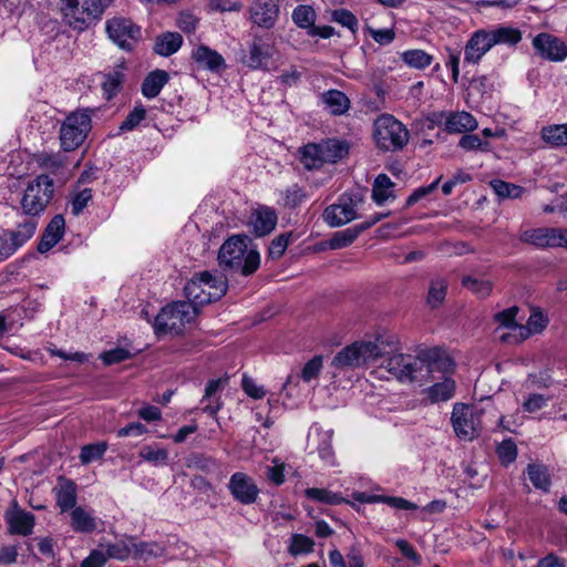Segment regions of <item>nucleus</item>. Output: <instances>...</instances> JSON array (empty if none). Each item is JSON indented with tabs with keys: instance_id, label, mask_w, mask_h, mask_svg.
<instances>
[{
	"instance_id": "bb28decb",
	"label": "nucleus",
	"mask_w": 567,
	"mask_h": 567,
	"mask_svg": "<svg viewBox=\"0 0 567 567\" xmlns=\"http://www.w3.org/2000/svg\"><path fill=\"white\" fill-rule=\"evenodd\" d=\"M487 32L493 47L498 44L515 47L523 38L519 29L509 25H497Z\"/></svg>"
},
{
	"instance_id": "9d476101",
	"label": "nucleus",
	"mask_w": 567,
	"mask_h": 567,
	"mask_svg": "<svg viewBox=\"0 0 567 567\" xmlns=\"http://www.w3.org/2000/svg\"><path fill=\"white\" fill-rule=\"evenodd\" d=\"M362 203L363 196L360 193L342 194L337 203L326 207L323 220L330 227L343 226L358 218L357 210Z\"/></svg>"
},
{
	"instance_id": "aec40b11",
	"label": "nucleus",
	"mask_w": 567,
	"mask_h": 567,
	"mask_svg": "<svg viewBox=\"0 0 567 567\" xmlns=\"http://www.w3.org/2000/svg\"><path fill=\"white\" fill-rule=\"evenodd\" d=\"M192 59L196 63L197 68L213 73H220L227 68L223 55L205 44H200L192 51Z\"/></svg>"
},
{
	"instance_id": "0e129e2a",
	"label": "nucleus",
	"mask_w": 567,
	"mask_h": 567,
	"mask_svg": "<svg viewBox=\"0 0 567 567\" xmlns=\"http://www.w3.org/2000/svg\"><path fill=\"white\" fill-rule=\"evenodd\" d=\"M132 546H130L128 544L124 543V542H118V543H114V544H109L106 546V557L107 559L109 558H114V559H118V560H125L126 558H128V556L131 555L132 553Z\"/></svg>"
},
{
	"instance_id": "09e8293b",
	"label": "nucleus",
	"mask_w": 567,
	"mask_h": 567,
	"mask_svg": "<svg viewBox=\"0 0 567 567\" xmlns=\"http://www.w3.org/2000/svg\"><path fill=\"white\" fill-rule=\"evenodd\" d=\"M38 165L51 173H58L64 166V156L60 153H41L37 156Z\"/></svg>"
},
{
	"instance_id": "7c9ffc66",
	"label": "nucleus",
	"mask_w": 567,
	"mask_h": 567,
	"mask_svg": "<svg viewBox=\"0 0 567 567\" xmlns=\"http://www.w3.org/2000/svg\"><path fill=\"white\" fill-rule=\"evenodd\" d=\"M300 162L308 171L319 169L326 163L319 143H309L300 150Z\"/></svg>"
},
{
	"instance_id": "774afa93",
	"label": "nucleus",
	"mask_w": 567,
	"mask_h": 567,
	"mask_svg": "<svg viewBox=\"0 0 567 567\" xmlns=\"http://www.w3.org/2000/svg\"><path fill=\"white\" fill-rule=\"evenodd\" d=\"M241 385L247 395L252 399L259 400L266 395L262 386L258 385L254 379L244 374Z\"/></svg>"
},
{
	"instance_id": "f03ea898",
	"label": "nucleus",
	"mask_w": 567,
	"mask_h": 567,
	"mask_svg": "<svg viewBox=\"0 0 567 567\" xmlns=\"http://www.w3.org/2000/svg\"><path fill=\"white\" fill-rule=\"evenodd\" d=\"M248 241L250 239L246 235L228 238L218 252L219 266L226 271L252 275L260 266V255L256 249L248 248Z\"/></svg>"
},
{
	"instance_id": "e2e57ef3",
	"label": "nucleus",
	"mask_w": 567,
	"mask_h": 567,
	"mask_svg": "<svg viewBox=\"0 0 567 567\" xmlns=\"http://www.w3.org/2000/svg\"><path fill=\"white\" fill-rule=\"evenodd\" d=\"M92 200V189L91 188H84L80 192H78L71 203V210L72 214L75 216H79L84 208L87 206L89 202Z\"/></svg>"
},
{
	"instance_id": "3c124183",
	"label": "nucleus",
	"mask_w": 567,
	"mask_h": 567,
	"mask_svg": "<svg viewBox=\"0 0 567 567\" xmlns=\"http://www.w3.org/2000/svg\"><path fill=\"white\" fill-rule=\"evenodd\" d=\"M447 285L443 279H436L431 282L427 303L432 308L439 307L445 299Z\"/></svg>"
},
{
	"instance_id": "49530a36",
	"label": "nucleus",
	"mask_w": 567,
	"mask_h": 567,
	"mask_svg": "<svg viewBox=\"0 0 567 567\" xmlns=\"http://www.w3.org/2000/svg\"><path fill=\"white\" fill-rule=\"evenodd\" d=\"M107 450V443L106 442H97L93 444L84 445L81 449L79 458L81 464L87 465L94 461H97L103 457Z\"/></svg>"
},
{
	"instance_id": "a19ab883",
	"label": "nucleus",
	"mask_w": 567,
	"mask_h": 567,
	"mask_svg": "<svg viewBox=\"0 0 567 567\" xmlns=\"http://www.w3.org/2000/svg\"><path fill=\"white\" fill-rule=\"evenodd\" d=\"M462 285L481 299L487 298L493 289V284L489 280L478 279L472 276L463 277Z\"/></svg>"
},
{
	"instance_id": "9b49d317",
	"label": "nucleus",
	"mask_w": 567,
	"mask_h": 567,
	"mask_svg": "<svg viewBox=\"0 0 567 567\" xmlns=\"http://www.w3.org/2000/svg\"><path fill=\"white\" fill-rule=\"evenodd\" d=\"M109 38L122 50L131 51L141 39V28L131 19L115 17L105 23Z\"/></svg>"
},
{
	"instance_id": "f704fd0d",
	"label": "nucleus",
	"mask_w": 567,
	"mask_h": 567,
	"mask_svg": "<svg viewBox=\"0 0 567 567\" xmlns=\"http://www.w3.org/2000/svg\"><path fill=\"white\" fill-rule=\"evenodd\" d=\"M220 388H221L220 379L209 380L207 382V384L205 386L204 396L200 401L202 404H204L206 401L208 402L207 404L202 406V411L204 413L215 416L217 414V412L220 410L221 403H220L219 398H215L213 401H210Z\"/></svg>"
},
{
	"instance_id": "4d7b16f0",
	"label": "nucleus",
	"mask_w": 567,
	"mask_h": 567,
	"mask_svg": "<svg viewBox=\"0 0 567 567\" xmlns=\"http://www.w3.org/2000/svg\"><path fill=\"white\" fill-rule=\"evenodd\" d=\"M188 466L209 473L218 467L217 462L212 456L202 453H194L188 458Z\"/></svg>"
},
{
	"instance_id": "680f3d73",
	"label": "nucleus",
	"mask_w": 567,
	"mask_h": 567,
	"mask_svg": "<svg viewBox=\"0 0 567 567\" xmlns=\"http://www.w3.org/2000/svg\"><path fill=\"white\" fill-rule=\"evenodd\" d=\"M291 233H284L272 239L269 246V256L272 259H279L286 251Z\"/></svg>"
},
{
	"instance_id": "ea45409f",
	"label": "nucleus",
	"mask_w": 567,
	"mask_h": 567,
	"mask_svg": "<svg viewBox=\"0 0 567 567\" xmlns=\"http://www.w3.org/2000/svg\"><path fill=\"white\" fill-rule=\"evenodd\" d=\"M132 550L136 558L147 560L150 558L163 556L165 549L161 544L156 542H141L133 543Z\"/></svg>"
},
{
	"instance_id": "052dcab7",
	"label": "nucleus",
	"mask_w": 567,
	"mask_h": 567,
	"mask_svg": "<svg viewBox=\"0 0 567 567\" xmlns=\"http://www.w3.org/2000/svg\"><path fill=\"white\" fill-rule=\"evenodd\" d=\"M82 2L85 6L86 16L92 17L93 20H99L105 9L110 7L112 0H82Z\"/></svg>"
},
{
	"instance_id": "69168bd1",
	"label": "nucleus",
	"mask_w": 567,
	"mask_h": 567,
	"mask_svg": "<svg viewBox=\"0 0 567 567\" xmlns=\"http://www.w3.org/2000/svg\"><path fill=\"white\" fill-rule=\"evenodd\" d=\"M497 454L503 463H512L517 457V446L513 440H504L497 447Z\"/></svg>"
},
{
	"instance_id": "2f4dec72",
	"label": "nucleus",
	"mask_w": 567,
	"mask_h": 567,
	"mask_svg": "<svg viewBox=\"0 0 567 567\" xmlns=\"http://www.w3.org/2000/svg\"><path fill=\"white\" fill-rule=\"evenodd\" d=\"M71 526L78 533H92L96 529V519L84 508L78 506L71 512Z\"/></svg>"
},
{
	"instance_id": "2eb2a0df",
	"label": "nucleus",
	"mask_w": 567,
	"mask_h": 567,
	"mask_svg": "<svg viewBox=\"0 0 567 567\" xmlns=\"http://www.w3.org/2000/svg\"><path fill=\"white\" fill-rule=\"evenodd\" d=\"M389 215L390 213H377L363 223L333 233L329 239V248L336 250L350 246L359 237L360 234L368 230Z\"/></svg>"
},
{
	"instance_id": "8fccbe9b",
	"label": "nucleus",
	"mask_w": 567,
	"mask_h": 567,
	"mask_svg": "<svg viewBox=\"0 0 567 567\" xmlns=\"http://www.w3.org/2000/svg\"><path fill=\"white\" fill-rule=\"evenodd\" d=\"M315 542L302 534H293L291 536V542L288 548V551L292 556H298L301 554H308L313 550Z\"/></svg>"
},
{
	"instance_id": "58836bf2",
	"label": "nucleus",
	"mask_w": 567,
	"mask_h": 567,
	"mask_svg": "<svg viewBox=\"0 0 567 567\" xmlns=\"http://www.w3.org/2000/svg\"><path fill=\"white\" fill-rule=\"evenodd\" d=\"M489 184H491V187L493 188V190L495 192V194L499 198H503V199L504 198H512V199L520 198L523 196V194L525 193L524 187H522L519 185L512 184V183H507L502 179H493Z\"/></svg>"
},
{
	"instance_id": "b1692460",
	"label": "nucleus",
	"mask_w": 567,
	"mask_h": 567,
	"mask_svg": "<svg viewBox=\"0 0 567 567\" xmlns=\"http://www.w3.org/2000/svg\"><path fill=\"white\" fill-rule=\"evenodd\" d=\"M519 240L537 248H555V227H539L519 233Z\"/></svg>"
},
{
	"instance_id": "79ce46f5",
	"label": "nucleus",
	"mask_w": 567,
	"mask_h": 567,
	"mask_svg": "<svg viewBox=\"0 0 567 567\" xmlns=\"http://www.w3.org/2000/svg\"><path fill=\"white\" fill-rule=\"evenodd\" d=\"M124 74L120 70H113L103 75L102 90L107 100L115 96L122 87Z\"/></svg>"
},
{
	"instance_id": "f3484780",
	"label": "nucleus",
	"mask_w": 567,
	"mask_h": 567,
	"mask_svg": "<svg viewBox=\"0 0 567 567\" xmlns=\"http://www.w3.org/2000/svg\"><path fill=\"white\" fill-rule=\"evenodd\" d=\"M4 518L9 526L10 534L22 536L32 534L35 517L30 512L21 509L17 501L12 502L11 508L7 511Z\"/></svg>"
},
{
	"instance_id": "a878e982",
	"label": "nucleus",
	"mask_w": 567,
	"mask_h": 567,
	"mask_svg": "<svg viewBox=\"0 0 567 567\" xmlns=\"http://www.w3.org/2000/svg\"><path fill=\"white\" fill-rule=\"evenodd\" d=\"M548 322L549 319L542 309L532 308L527 323L518 327L519 337L517 341H523L532 334L542 332L547 327Z\"/></svg>"
},
{
	"instance_id": "6ab92c4d",
	"label": "nucleus",
	"mask_w": 567,
	"mask_h": 567,
	"mask_svg": "<svg viewBox=\"0 0 567 567\" xmlns=\"http://www.w3.org/2000/svg\"><path fill=\"white\" fill-rule=\"evenodd\" d=\"M493 48L486 29L475 31L465 44L464 61L478 63L480 60Z\"/></svg>"
},
{
	"instance_id": "a211bd4d",
	"label": "nucleus",
	"mask_w": 567,
	"mask_h": 567,
	"mask_svg": "<svg viewBox=\"0 0 567 567\" xmlns=\"http://www.w3.org/2000/svg\"><path fill=\"white\" fill-rule=\"evenodd\" d=\"M61 11L64 21L76 31L86 30L94 21L92 17L86 16L82 0H61Z\"/></svg>"
},
{
	"instance_id": "338daca9",
	"label": "nucleus",
	"mask_w": 567,
	"mask_h": 567,
	"mask_svg": "<svg viewBox=\"0 0 567 567\" xmlns=\"http://www.w3.org/2000/svg\"><path fill=\"white\" fill-rule=\"evenodd\" d=\"M549 400V396L543 394L533 393L527 396L523 403V409L526 412L533 413L543 409Z\"/></svg>"
},
{
	"instance_id": "5fc2aeb1",
	"label": "nucleus",
	"mask_w": 567,
	"mask_h": 567,
	"mask_svg": "<svg viewBox=\"0 0 567 567\" xmlns=\"http://www.w3.org/2000/svg\"><path fill=\"white\" fill-rule=\"evenodd\" d=\"M146 116V109L140 103L127 114L125 120L121 123V131H133Z\"/></svg>"
},
{
	"instance_id": "cd10ccee",
	"label": "nucleus",
	"mask_w": 567,
	"mask_h": 567,
	"mask_svg": "<svg viewBox=\"0 0 567 567\" xmlns=\"http://www.w3.org/2000/svg\"><path fill=\"white\" fill-rule=\"evenodd\" d=\"M445 131L449 133H463L477 127V121L468 112L449 113L444 122Z\"/></svg>"
},
{
	"instance_id": "ddd939ff",
	"label": "nucleus",
	"mask_w": 567,
	"mask_h": 567,
	"mask_svg": "<svg viewBox=\"0 0 567 567\" xmlns=\"http://www.w3.org/2000/svg\"><path fill=\"white\" fill-rule=\"evenodd\" d=\"M532 45L537 55L550 62H563L567 58L566 43L556 35L542 32L532 40Z\"/></svg>"
},
{
	"instance_id": "c03bdc74",
	"label": "nucleus",
	"mask_w": 567,
	"mask_h": 567,
	"mask_svg": "<svg viewBox=\"0 0 567 567\" xmlns=\"http://www.w3.org/2000/svg\"><path fill=\"white\" fill-rule=\"evenodd\" d=\"M316 11L306 4L297 6L292 11V21L302 29L310 30L316 21Z\"/></svg>"
},
{
	"instance_id": "4be33fe9",
	"label": "nucleus",
	"mask_w": 567,
	"mask_h": 567,
	"mask_svg": "<svg viewBox=\"0 0 567 567\" xmlns=\"http://www.w3.org/2000/svg\"><path fill=\"white\" fill-rule=\"evenodd\" d=\"M319 99L324 110L332 116L344 115L351 107V101L347 94L337 89H330L321 93Z\"/></svg>"
},
{
	"instance_id": "f8f14e48",
	"label": "nucleus",
	"mask_w": 567,
	"mask_h": 567,
	"mask_svg": "<svg viewBox=\"0 0 567 567\" xmlns=\"http://www.w3.org/2000/svg\"><path fill=\"white\" fill-rule=\"evenodd\" d=\"M35 233L33 221H21L14 230H4L0 234V260L8 259L23 246Z\"/></svg>"
},
{
	"instance_id": "864d4df0",
	"label": "nucleus",
	"mask_w": 567,
	"mask_h": 567,
	"mask_svg": "<svg viewBox=\"0 0 567 567\" xmlns=\"http://www.w3.org/2000/svg\"><path fill=\"white\" fill-rule=\"evenodd\" d=\"M517 313H518V307L513 306V307H509L501 312H497L494 316V320H495V322H497L499 324V327L518 331V327H520L522 324H518L515 320Z\"/></svg>"
},
{
	"instance_id": "4c0bfd02",
	"label": "nucleus",
	"mask_w": 567,
	"mask_h": 567,
	"mask_svg": "<svg viewBox=\"0 0 567 567\" xmlns=\"http://www.w3.org/2000/svg\"><path fill=\"white\" fill-rule=\"evenodd\" d=\"M542 138L553 147L566 146L567 124H556L543 127Z\"/></svg>"
},
{
	"instance_id": "412c9836",
	"label": "nucleus",
	"mask_w": 567,
	"mask_h": 567,
	"mask_svg": "<svg viewBox=\"0 0 567 567\" xmlns=\"http://www.w3.org/2000/svg\"><path fill=\"white\" fill-rule=\"evenodd\" d=\"M277 214L274 208L268 206H259L256 208L250 217V225L252 226L254 234L258 237L270 234L277 225Z\"/></svg>"
},
{
	"instance_id": "13d9d810",
	"label": "nucleus",
	"mask_w": 567,
	"mask_h": 567,
	"mask_svg": "<svg viewBox=\"0 0 567 567\" xmlns=\"http://www.w3.org/2000/svg\"><path fill=\"white\" fill-rule=\"evenodd\" d=\"M458 146L465 151H482L489 152L491 144L487 141H482L478 135L465 134L461 137Z\"/></svg>"
},
{
	"instance_id": "bf43d9fd",
	"label": "nucleus",
	"mask_w": 567,
	"mask_h": 567,
	"mask_svg": "<svg viewBox=\"0 0 567 567\" xmlns=\"http://www.w3.org/2000/svg\"><path fill=\"white\" fill-rule=\"evenodd\" d=\"M132 357L133 354L127 349L121 347L104 351L100 354V359L105 365L121 363L131 359Z\"/></svg>"
},
{
	"instance_id": "c756f323",
	"label": "nucleus",
	"mask_w": 567,
	"mask_h": 567,
	"mask_svg": "<svg viewBox=\"0 0 567 567\" xmlns=\"http://www.w3.org/2000/svg\"><path fill=\"white\" fill-rule=\"evenodd\" d=\"M168 80L169 75L166 71L159 69L152 71L142 83V94L147 99L156 97Z\"/></svg>"
},
{
	"instance_id": "1a4fd4ad",
	"label": "nucleus",
	"mask_w": 567,
	"mask_h": 567,
	"mask_svg": "<svg viewBox=\"0 0 567 567\" xmlns=\"http://www.w3.org/2000/svg\"><path fill=\"white\" fill-rule=\"evenodd\" d=\"M482 410L464 403L453 406L451 422L456 436L464 441H472L480 435L482 430Z\"/></svg>"
},
{
	"instance_id": "7ed1b4c3",
	"label": "nucleus",
	"mask_w": 567,
	"mask_h": 567,
	"mask_svg": "<svg viewBox=\"0 0 567 567\" xmlns=\"http://www.w3.org/2000/svg\"><path fill=\"white\" fill-rule=\"evenodd\" d=\"M53 195L54 182L49 175L41 174L30 181L20 199V209L25 216L23 221H33L37 228L38 218L45 212Z\"/></svg>"
},
{
	"instance_id": "a18cd8bd",
	"label": "nucleus",
	"mask_w": 567,
	"mask_h": 567,
	"mask_svg": "<svg viewBox=\"0 0 567 567\" xmlns=\"http://www.w3.org/2000/svg\"><path fill=\"white\" fill-rule=\"evenodd\" d=\"M402 60L409 66L422 70L432 63L433 56L423 50H409L402 53Z\"/></svg>"
},
{
	"instance_id": "39448f33",
	"label": "nucleus",
	"mask_w": 567,
	"mask_h": 567,
	"mask_svg": "<svg viewBox=\"0 0 567 567\" xmlns=\"http://www.w3.org/2000/svg\"><path fill=\"white\" fill-rule=\"evenodd\" d=\"M373 140L384 152L402 151L409 143L406 126L391 114H381L373 123Z\"/></svg>"
},
{
	"instance_id": "473e14b6",
	"label": "nucleus",
	"mask_w": 567,
	"mask_h": 567,
	"mask_svg": "<svg viewBox=\"0 0 567 567\" xmlns=\"http://www.w3.org/2000/svg\"><path fill=\"white\" fill-rule=\"evenodd\" d=\"M326 163H336L343 158L348 152V143L334 138H329L319 143Z\"/></svg>"
},
{
	"instance_id": "393cba45",
	"label": "nucleus",
	"mask_w": 567,
	"mask_h": 567,
	"mask_svg": "<svg viewBox=\"0 0 567 567\" xmlns=\"http://www.w3.org/2000/svg\"><path fill=\"white\" fill-rule=\"evenodd\" d=\"M271 55L270 44L264 42L261 38L256 37L249 45V54L246 63L250 69H265Z\"/></svg>"
},
{
	"instance_id": "6e6552de",
	"label": "nucleus",
	"mask_w": 567,
	"mask_h": 567,
	"mask_svg": "<svg viewBox=\"0 0 567 567\" xmlns=\"http://www.w3.org/2000/svg\"><path fill=\"white\" fill-rule=\"evenodd\" d=\"M92 128L89 111H76L65 117L60 128V142L64 152L76 150Z\"/></svg>"
},
{
	"instance_id": "20e7f679",
	"label": "nucleus",
	"mask_w": 567,
	"mask_h": 567,
	"mask_svg": "<svg viewBox=\"0 0 567 567\" xmlns=\"http://www.w3.org/2000/svg\"><path fill=\"white\" fill-rule=\"evenodd\" d=\"M384 341H355L342 348L332 358L330 365L338 371L354 370L384 357Z\"/></svg>"
},
{
	"instance_id": "5701e85b",
	"label": "nucleus",
	"mask_w": 567,
	"mask_h": 567,
	"mask_svg": "<svg viewBox=\"0 0 567 567\" xmlns=\"http://www.w3.org/2000/svg\"><path fill=\"white\" fill-rule=\"evenodd\" d=\"M65 220L62 215H55L48 224L39 244L38 251L44 254L53 248L63 237Z\"/></svg>"
},
{
	"instance_id": "dca6fc26",
	"label": "nucleus",
	"mask_w": 567,
	"mask_h": 567,
	"mask_svg": "<svg viewBox=\"0 0 567 567\" xmlns=\"http://www.w3.org/2000/svg\"><path fill=\"white\" fill-rule=\"evenodd\" d=\"M248 11L250 21L265 29H271L279 18L276 0H254Z\"/></svg>"
},
{
	"instance_id": "423d86ee",
	"label": "nucleus",
	"mask_w": 567,
	"mask_h": 567,
	"mask_svg": "<svg viewBox=\"0 0 567 567\" xmlns=\"http://www.w3.org/2000/svg\"><path fill=\"white\" fill-rule=\"evenodd\" d=\"M226 290L225 280L215 277L209 271L196 274L184 288L187 302L196 308L220 299Z\"/></svg>"
},
{
	"instance_id": "603ef678",
	"label": "nucleus",
	"mask_w": 567,
	"mask_h": 567,
	"mask_svg": "<svg viewBox=\"0 0 567 567\" xmlns=\"http://www.w3.org/2000/svg\"><path fill=\"white\" fill-rule=\"evenodd\" d=\"M331 19L333 22L341 24L342 27L348 28L352 33H355L359 28V22L357 17L348 9H337L331 13Z\"/></svg>"
},
{
	"instance_id": "0eeeda50",
	"label": "nucleus",
	"mask_w": 567,
	"mask_h": 567,
	"mask_svg": "<svg viewBox=\"0 0 567 567\" xmlns=\"http://www.w3.org/2000/svg\"><path fill=\"white\" fill-rule=\"evenodd\" d=\"M198 315V308L187 301H175L162 308L155 317L154 329L156 333H183L185 326L190 323Z\"/></svg>"
},
{
	"instance_id": "37998d69",
	"label": "nucleus",
	"mask_w": 567,
	"mask_h": 567,
	"mask_svg": "<svg viewBox=\"0 0 567 567\" xmlns=\"http://www.w3.org/2000/svg\"><path fill=\"white\" fill-rule=\"evenodd\" d=\"M305 493L309 499H312V501H316V502H319L322 504L339 505L344 502L343 497L340 494L333 493L326 488L311 487V488H307Z\"/></svg>"
},
{
	"instance_id": "72a5a7b5",
	"label": "nucleus",
	"mask_w": 567,
	"mask_h": 567,
	"mask_svg": "<svg viewBox=\"0 0 567 567\" xmlns=\"http://www.w3.org/2000/svg\"><path fill=\"white\" fill-rule=\"evenodd\" d=\"M56 504L61 512L76 507V486L72 481L65 480L60 484L56 491Z\"/></svg>"
},
{
	"instance_id": "4468645a",
	"label": "nucleus",
	"mask_w": 567,
	"mask_h": 567,
	"mask_svg": "<svg viewBox=\"0 0 567 567\" xmlns=\"http://www.w3.org/2000/svg\"><path fill=\"white\" fill-rule=\"evenodd\" d=\"M228 489L234 499L244 505L256 503L260 493L254 478L243 472H236L230 476Z\"/></svg>"
},
{
	"instance_id": "c85d7f7f",
	"label": "nucleus",
	"mask_w": 567,
	"mask_h": 567,
	"mask_svg": "<svg viewBox=\"0 0 567 567\" xmlns=\"http://www.w3.org/2000/svg\"><path fill=\"white\" fill-rule=\"evenodd\" d=\"M183 44V37L178 32H164L156 37L154 52L162 56H171Z\"/></svg>"
},
{
	"instance_id": "c9c22d12",
	"label": "nucleus",
	"mask_w": 567,
	"mask_h": 567,
	"mask_svg": "<svg viewBox=\"0 0 567 567\" xmlns=\"http://www.w3.org/2000/svg\"><path fill=\"white\" fill-rule=\"evenodd\" d=\"M527 475L535 488L548 492L551 485L548 468L542 464H529L527 466Z\"/></svg>"
},
{
	"instance_id": "f257e3e1",
	"label": "nucleus",
	"mask_w": 567,
	"mask_h": 567,
	"mask_svg": "<svg viewBox=\"0 0 567 567\" xmlns=\"http://www.w3.org/2000/svg\"><path fill=\"white\" fill-rule=\"evenodd\" d=\"M381 365L401 383L424 385L436 381L424 390L431 403L449 401L455 394L456 383L449 377L454 371V362L440 348L422 350L417 355L395 353Z\"/></svg>"
},
{
	"instance_id": "6e6d98bb",
	"label": "nucleus",
	"mask_w": 567,
	"mask_h": 567,
	"mask_svg": "<svg viewBox=\"0 0 567 567\" xmlns=\"http://www.w3.org/2000/svg\"><path fill=\"white\" fill-rule=\"evenodd\" d=\"M323 367V358L322 355H315L310 359L301 370L300 378L305 382H311L317 379Z\"/></svg>"
},
{
	"instance_id": "e433bc0d",
	"label": "nucleus",
	"mask_w": 567,
	"mask_h": 567,
	"mask_svg": "<svg viewBox=\"0 0 567 567\" xmlns=\"http://www.w3.org/2000/svg\"><path fill=\"white\" fill-rule=\"evenodd\" d=\"M394 183L385 174L377 176L372 188V198L378 205L384 204L389 198L393 197L392 188Z\"/></svg>"
},
{
	"instance_id": "de8ad7c7",
	"label": "nucleus",
	"mask_w": 567,
	"mask_h": 567,
	"mask_svg": "<svg viewBox=\"0 0 567 567\" xmlns=\"http://www.w3.org/2000/svg\"><path fill=\"white\" fill-rule=\"evenodd\" d=\"M140 456L154 465H164L167 463L168 452L166 449H162L158 446L144 445L140 450Z\"/></svg>"
}]
</instances>
